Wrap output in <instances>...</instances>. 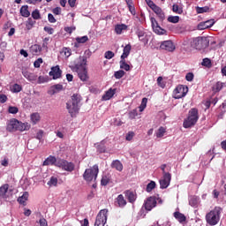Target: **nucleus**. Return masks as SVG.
<instances>
[{
  "label": "nucleus",
  "mask_w": 226,
  "mask_h": 226,
  "mask_svg": "<svg viewBox=\"0 0 226 226\" xmlns=\"http://www.w3.org/2000/svg\"><path fill=\"white\" fill-rule=\"evenodd\" d=\"M156 204H158V201H156V197H148L147 200H145L144 204L139 213V216L144 218L146 216V213H149V211H153V209L156 207Z\"/></svg>",
  "instance_id": "obj_4"
},
{
  "label": "nucleus",
  "mask_w": 226,
  "mask_h": 226,
  "mask_svg": "<svg viewBox=\"0 0 226 226\" xmlns=\"http://www.w3.org/2000/svg\"><path fill=\"white\" fill-rule=\"evenodd\" d=\"M100 169L98 168V165L95 164L92 168L87 169L85 170L83 174V179L88 183H91V181H96Z\"/></svg>",
  "instance_id": "obj_6"
},
{
  "label": "nucleus",
  "mask_w": 226,
  "mask_h": 226,
  "mask_svg": "<svg viewBox=\"0 0 226 226\" xmlns=\"http://www.w3.org/2000/svg\"><path fill=\"white\" fill-rule=\"evenodd\" d=\"M63 74V71L59 68V65H56L51 68L49 72V77H52L53 80H57V79H61V75Z\"/></svg>",
  "instance_id": "obj_14"
},
{
  "label": "nucleus",
  "mask_w": 226,
  "mask_h": 226,
  "mask_svg": "<svg viewBox=\"0 0 226 226\" xmlns=\"http://www.w3.org/2000/svg\"><path fill=\"white\" fill-rule=\"evenodd\" d=\"M193 73L192 72H188L186 75H185V79L187 80V82H192L193 80Z\"/></svg>",
  "instance_id": "obj_59"
},
{
  "label": "nucleus",
  "mask_w": 226,
  "mask_h": 226,
  "mask_svg": "<svg viewBox=\"0 0 226 226\" xmlns=\"http://www.w3.org/2000/svg\"><path fill=\"white\" fill-rule=\"evenodd\" d=\"M32 19H34V20H40V19H41V14H40V10L35 9L34 11H32Z\"/></svg>",
  "instance_id": "obj_39"
},
{
  "label": "nucleus",
  "mask_w": 226,
  "mask_h": 226,
  "mask_svg": "<svg viewBox=\"0 0 226 226\" xmlns=\"http://www.w3.org/2000/svg\"><path fill=\"white\" fill-rule=\"evenodd\" d=\"M110 183V177L107 176H102V180H101V185L102 186H107Z\"/></svg>",
  "instance_id": "obj_44"
},
{
  "label": "nucleus",
  "mask_w": 226,
  "mask_h": 226,
  "mask_svg": "<svg viewBox=\"0 0 226 226\" xmlns=\"http://www.w3.org/2000/svg\"><path fill=\"white\" fill-rule=\"evenodd\" d=\"M30 52L33 56H41V45L34 44L30 47Z\"/></svg>",
  "instance_id": "obj_20"
},
{
  "label": "nucleus",
  "mask_w": 226,
  "mask_h": 226,
  "mask_svg": "<svg viewBox=\"0 0 226 226\" xmlns=\"http://www.w3.org/2000/svg\"><path fill=\"white\" fill-rule=\"evenodd\" d=\"M160 49L162 50H167L168 52H174V50H176V46L172 41H164L161 42Z\"/></svg>",
  "instance_id": "obj_12"
},
{
  "label": "nucleus",
  "mask_w": 226,
  "mask_h": 226,
  "mask_svg": "<svg viewBox=\"0 0 226 226\" xmlns=\"http://www.w3.org/2000/svg\"><path fill=\"white\" fill-rule=\"evenodd\" d=\"M192 49L196 50H202V49H207L209 47V40L206 37H197L191 42Z\"/></svg>",
  "instance_id": "obj_7"
},
{
  "label": "nucleus",
  "mask_w": 226,
  "mask_h": 226,
  "mask_svg": "<svg viewBox=\"0 0 226 226\" xmlns=\"http://www.w3.org/2000/svg\"><path fill=\"white\" fill-rule=\"evenodd\" d=\"M45 82H49V79L43 76H39L38 84H45Z\"/></svg>",
  "instance_id": "obj_57"
},
{
  "label": "nucleus",
  "mask_w": 226,
  "mask_h": 226,
  "mask_svg": "<svg viewBox=\"0 0 226 226\" xmlns=\"http://www.w3.org/2000/svg\"><path fill=\"white\" fill-rule=\"evenodd\" d=\"M97 151L99 153H105L107 148L105 147V140L101 141V143L97 146Z\"/></svg>",
  "instance_id": "obj_41"
},
{
  "label": "nucleus",
  "mask_w": 226,
  "mask_h": 226,
  "mask_svg": "<svg viewBox=\"0 0 226 226\" xmlns=\"http://www.w3.org/2000/svg\"><path fill=\"white\" fill-rule=\"evenodd\" d=\"M8 188H10L8 184L3 185L0 187V199H8Z\"/></svg>",
  "instance_id": "obj_24"
},
{
  "label": "nucleus",
  "mask_w": 226,
  "mask_h": 226,
  "mask_svg": "<svg viewBox=\"0 0 226 226\" xmlns=\"http://www.w3.org/2000/svg\"><path fill=\"white\" fill-rule=\"evenodd\" d=\"M111 169H116L118 172H122L123 163L119 160H115L111 162Z\"/></svg>",
  "instance_id": "obj_26"
},
{
  "label": "nucleus",
  "mask_w": 226,
  "mask_h": 226,
  "mask_svg": "<svg viewBox=\"0 0 226 226\" xmlns=\"http://www.w3.org/2000/svg\"><path fill=\"white\" fill-rule=\"evenodd\" d=\"M133 137H135V132H129L126 136H125V140H132Z\"/></svg>",
  "instance_id": "obj_55"
},
{
  "label": "nucleus",
  "mask_w": 226,
  "mask_h": 226,
  "mask_svg": "<svg viewBox=\"0 0 226 226\" xmlns=\"http://www.w3.org/2000/svg\"><path fill=\"white\" fill-rule=\"evenodd\" d=\"M49 186H57V177H51L49 181L48 182Z\"/></svg>",
  "instance_id": "obj_48"
},
{
  "label": "nucleus",
  "mask_w": 226,
  "mask_h": 226,
  "mask_svg": "<svg viewBox=\"0 0 226 226\" xmlns=\"http://www.w3.org/2000/svg\"><path fill=\"white\" fill-rule=\"evenodd\" d=\"M62 52L65 57H70V56H72V49L70 48H63Z\"/></svg>",
  "instance_id": "obj_51"
},
{
  "label": "nucleus",
  "mask_w": 226,
  "mask_h": 226,
  "mask_svg": "<svg viewBox=\"0 0 226 226\" xmlns=\"http://www.w3.org/2000/svg\"><path fill=\"white\" fill-rule=\"evenodd\" d=\"M80 102H82L80 94H74L72 96V100L66 103V109L72 117H73L75 114H79V110L80 109Z\"/></svg>",
  "instance_id": "obj_1"
},
{
  "label": "nucleus",
  "mask_w": 226,
  "mask_h": 226,
  "mask_svg": "<svg viewBox=\"0 0 226 226\" xmlns=\"http://www.w3.org/2000/svg\"><path fill=\"white\" fill-rule=\"evenodd\" d=\"M137 116H139V112L137 111V109H132L129 112V119H135Z\"/></svg>",
  "instance_id": "obj_52"
},
{
  "label": "nucleus",
  "mask_w": 226,
  "mask_h": 226,
  "mask_svg": "<svg viewBox=\"0 0 226 226\" xmlns=\"http://www.w3.org/2000/svg\"><path fill=\"white\" fill-rule=\"evenodd\" d=\"M54 15H61V7H56L52 10Z\"/></svg>",
  "instance_id": "obj_63"
},
{
  "label": "nucleus",
  "mask_w": 226,
  "mask_h": 226,
  "mask_svg": "<svg viewBox=\"0 0 226 226\" xmlns=\"http://www.w3.org/2000/svg\"><path fill=\"white\" fill-rule=\"evenodd\" d=\"M59 162V159H56V156L49 155L43 162V165H55V167H57V162Z\"/></svg>",
  "instance_id": "obj_21"
},
{
  "label": "nucleus",
  "mask_w": 226,
  "mask_h": 226,
  "mask_svg": "<svg viewBox=\"0 0 226 226\" xmlns=\"http://www.w3.org/2000/svg\"><path fill=\"white\" fill-rule=\"evenodd\" d=\"M11 91L12 93H20V91H22V86L16 83V84L11 86Z\"/></svg>",
  "instance_id": "obj_40"
},
{
  "label": "nucleus",
  "mask_w": 226,
  "mask_h": 226,
  "mask_svg": "<svg viewBox=\"0 0 226 226\" xmlns=\"http://www.w3.org/2000/svg\"><path fill=\"white\" fill-rule=\"evenodd\" d=\"M87 64V57L80 56L76 58L73 62V64L71 66L73 72H79L80 70L86 69V65Z\"/></svg>",
  "instance_id": "obj_8"
},
{
  "label": "nucleus",
  "mask_w": 226,
  "mask_h": 226,
  "mask_svg": "<svg viewBox=\"0 0 226 226\" xmlns=\"http://www.w3.org/2000/svg\"><path fill=\"white\" fill-rule=\"evenodd\" d=\"M114 94H116V89L109 88L105 93V94L102 95V100L107 102V100H110V98H112V96H114Z\"/></svg>",
  "instance_id": "obj_28"
},
{
  "label": "nucleus",
  "mask_w": 226,
  "mask_h": 226,
  "mask_svg": "<svg viewBox=\"0 0 226 226\" xmlns=\"http://www.w3.org/2000/svg\"><path fill=\"white\" fill-rule=\"evenodd\" d=\"M199 197L192 196L191 198H189V204L190 206H192V207H197V206H199Z\"/></svg>",
  "instance_id": "obj_32"
},
{
  "label": "nucleus",
  "mask_w": 226,
  "mask_h": 226,
  "mask_svg": "<svg viewBox=\"0 0 226 226\" xmlns=\"http://www.w3.org/2000/svg\"><path fill=\"white\" fill-rule=\"evenodd\" d=\"M121 70H124L125 72H130V64H126L125 59H121L119 62Z\"/></svg>",
  "instance_id": "obj_37"
},
{
  "label": "nucleus",
  "mask_w": 226,
  "mask_h": 226,
  "mask_svg": "<svg viewBox=\"0 0 226 226\" xmlns=\"http://www.w3.org/2000/svg\"><path fill=\"white\" fill-rule=\"evenodd\" d=\"M147 105V98L145 97L142 99L141 106L139 107L141 112L144 110Z\"/></svg>",
  "instance_id": "obj_54"
},
{
  "label": "nucleus",
  "mask_w": 226,
  "mask_h": 226,
  "mask_svg": "<svg viewBox=\"0 0 226 226\" xmlns=\"http://www.w3.org/2000/svg\"><path fill=\"white\" fill-rule=\"evenodd\" d=\"M131 51H132V45L130 44L125 45V47H124L123 54L121 55L120 58L126 59V57L130 56Z\"/></svg>",
  "instance_id": "obj_27"
},
{
  "label": "nucleus",
  "mask_w": 226,
  "mask_h": 226,
  "mask_svg": "<svg viewBox=\"0 0 226 226\" xmlns=\"http://www.w3.org/2000/svg\"><path fill=\"white\" fill-rule=\"evenodd\" d=\"M104 57L106 59H112V57H114V52L112 51H106L104 54Z\"/></svg>",
  "instance_id": "obj_58"
},
{
  "label": "nucleus",
  "mask_w": 226,
  "mask_h": 226,
  "mask_svg": "<svg viewBox=\"0 0 226 226\" xmlns=\"http://www.w3.org/2000/svg\"><path fill=\"white\" fill-rule=\"evenodd\" d=\"M220 215H222V207H215L213 210L206 215L207 223L211 226L218 225V222H220Z\"/></svg>",
  "instance_id": "obj_3"
},
{
  "label": "nucleus",
  "mask_w": 226,
  "mask_h": 226,
  "mask_svg": "<svg viewBox=\"0 0 226 226\" xmlns=\"http://www.w3.org/2000/svg\"><path fill=\"white\" fill-rule=\"evenodd\" d=\"M174 217L180 222V223H183V222H186V216L185 215L181 214L180 212H175Z\"/></svg>",
  "instance_id": "obj_36"
},
{
  "label": "nucleus",
  "mask_w": 226,
  "mask_h": 226,
  "mask_svg": "<svg viewBox=\"0 0 226 226\" xmlns=\"http://www.w3.org/2000/svg\"><path fill=\"white\" fill-rule=\"evenodd\" d=\"M29 198V192H25L22 196L18 198V202L19 204H26V201L27 200V199Z\"/></svg>",
  "instance_id": "obj_34"
},
{
  "label": "nucleus",
  "mask_w": 226,
  "mask_h": 226,
  "mask_svg": "<svg viewBox=\"0 0 226 226\" xmlns=\"http://www.w3.org/2000/svg\"><path fill=\"white\" fill-rule=\"evenodd\" d=\"M125 197L131 204H133L137 200V193L132 191H125Z\"/></svg>",
  "instance_id": "obj_23"
},
{
  "label": "nucleus",
  "mask_w": 226,
  "mask_h": 226,
  "mask_svg": "<svg viewBox=\"0 0 226 226\" xmlns=\"http://www.w3.org/2000/svg\"><path fill=\"white\" fill-rule=\"evenodd\" d=\"M105 223H107V212L101 210L96 216L94 226H105Z\"/></svg>",
  "instance_id": "obj_10"
},
{
  "label": "nucleus",
  "mask_w": 226,
  "mask_h": 226,
  "mask_svg": "<svg viewBox=\"0 0 226 226\" xmlns=\"http://www.w3.org/2000/svg\"><path fill=\"white\" fill-rule=\"evenodd\" d=\"M40 226H49V224H47V220L45 218H42L39 221Z\"/></svg>",
  "instance_id": "obj_64"
},
{
  "label": "nucleus",
  "mask_w": 226,
  "mask_h": 226,
  "mask_svg": "<svg viewBox=\"0 0 226 226\" xmlns=\"http://www.w3.org/2000/svg\"><path fill=\"white\" fill-rule=\"evenodd\" d=\"M151 10H153L154 12H155V14L157 15V17L160 19L162 22L165 20V13L162 10V8H160V6L155 4Z\"/></svg>",
  "instance_id": "obj_18"
},
{
  "label": "nucleus",
  "mask_w": 226,
  "mask_h": 226,
  "mask_svg": "<svg viewBox=\"0 0 226 226\" xmlns=\"http://www.w3.org/2000/svg\"><path fill=\"white\" fill-rule=\"evenodd\" d=\"M43 63L42 58H38L37 60L34 61V68H40L41 64Z\"/></svg>",
  "instance_id": "obj_56"
},
{
  "label": "nucleus",
  "mask_w": 226,
  "mask_h": 226,
  "mask_svg": "<svg viewBox=\"0 0 226 226\" xmlns=\"http://www.w3.org/2000/svg\"><path fill=\"white\" fill-rule=\"evenodd\" d=\"M213 26H215V19H208L207 21L200 22L198 25V29L200 31H204V29H209V27H213Z\"/></svg>",
  "instance_id": "obj_15"
},
{
  "label": "nucleus",
  "mask_w": 226,
  "mask_h": 226,
  "mask_svg": "<svg viewBox=\"0 0 226 226\" xmlns=\"http://www.w3.org/2000/svg\"><path fill=\"white\" fill-rule=\"evenodd\" d=\"M171 179H172V176L170 175V173H164L162 179L159 181L160 188L162 190H165L166 188H169Z\"/></svg>",
  "instance_id": "obj_11"
},
{
  "label": "nucleus",
  "mask_w": 226,
  "mask_h": 226,
  "mask_svg": "<svg viewBox=\"0 0 226 226\" xmlns=\"http://www.w3.org/2000/svg\"><path fill=\"white\" fill-rule=\"evenodd\" d=\"M9 114H17L19 112V108L15 106H10L8 109Z\"/></svg>",
  "instance_id": "obj_53"
},
{
  "label": "nucleus",
  "mask_w": 226,
  "mask_h": 226,
  "mask_svg": "<svg viewBox=\"0 0 226 226\" xmlns=\"http://www.w3.org/2000/svg\"><path fill=\"white\" fill-rule=\"evenodd\" d=\"M197 13H207L209 11V7H196Z\"/></svg>",
  "instance_id": "obj_49"
},
{
  "label": "nucleus",
  "mask_w": 226,
  "mask_h": 226,
  "mask_svg": "<svg viewBox=\"0 0 226 226\" xmlns=\"http://www.w3.org/2000/svg\"><path fill=\"white\" fill-rule=\"evenodd\" d=\"M168 22H170L171 24H177V22H179V16H169Z\"/></svg>",
  "instance_id": "obj_45"
},
{
  "label": "nucleus",
  "mask_w": 226,
  "mask_h": 226,
  "mask_svg": "<svg viewBox=\"0 0 226 226\" xmlns=\"http://www.w3.org/2000/svg\"><path fill=\"white\" fill-rule=\"evenodd\" d=\"M56 167L62 169V170H65L66 172H73V170H75V163L72 162H68L64 159H58Z\"/></svg>",
  "instance_id": "obj_9"
},
{
  "label": "nucleus",
  "mask_w": 226,
  "mask_h": 226,
  "mask_svg": "<svg viewBox=\"0 0 226 226\" xmlns=\"http://www.w3.org/2000/svg\"><path fill=\"white\" fill-rule=\"evenodd\" d=\"M172 11H174V13H177L178 15H181V13H183V8L179 7V5L174 4L172 6Z\"/></svg>",
  "instance_id": "obj_42"
},
{
  "label": "nucleus",
  "mask_w": 226,
  "mask_h": 226,
  "mask_svg": "<svg viewBox=\"0 0 226 226\" xmlns=\"http://www.w3.org/2000/svg\"><path fill=\"white\" fill-rule=\"evenodd\" d=\"M157 139H162V137H163V135H165V128L163 127H160L156 133H155Z\"/></svg>",
  "instance_id": "obj_46"
},
{
  "label": "nucleus",
  "mask_w": 226,
  "mask_h": 226,
  "mask_svg": "<svg viewBox=\"0 0 226 226\" xmlns=\"http://www.w3.org/2000/svg\"><path fill=\"white\" fill-rule=\"evenodd\" d=\"M153 31H154V33H155V34H159V35L167 34V30L162 28V26H160V25L154 26Z\"/></svg>",
  "instance_id": "obj_31"
},
{
  "label": "nucleus",
  "mask_w": 226,
  "mask_h": 226,
  "mask_svg": "<svg viewBox=\"0 0 226 226\" xmlns=\"http://www.w3.org/2000/svg\"><path fill=\"white\" fill-rule=\"evenodd\" d=\"M30 119L33 124H38V123H40V119H41V117L40 116V113L35 112L31 114Z\"/></svg>",
  "instance_id": "obj_29"
},
{
  "label": "nucleus",
  "mask_w": 226,
  "mask_h": 226,
  "mask_svg": "<svg viewBox=\"0 0 226 226\" xmlns=\"http://www.w3.org/2000/svg\"><path fill=\"white\" fill-rule=\"evenodd\" d=\"M154 188H156V182L151 181L150 183L147 184L146 191L149 193V192H153V190H154Z\"/></svg>",
  "instance_id": "obj_38"
},
{
  "label": "nucleus",
  "mask_w": 226,
  "mask_h": 226,
  "mask_svg": "<svg viewBox=\"0 0 226 226\" xmlns=\"http://www.w3.org/2000/svg\"><path fill=\"white\" fill-rule=\"evenodd\" d=\"M124 73H125L124 71L119 70L115 72L114 77L115 79H123V77H124Z\"/></svg>",
  "instance_id": "obj_50"
},
{
  "label": "nucleus",
  "mask_w": 226,
  "mask_h": 226,
  "mask_svg": "<svg viewBox=\"0 0 226 226\" xmlns=\"http://www.w3.org/2000/svg\"><path fill=\"white\" fill-rule=\"evenodd\" d=\"M20 15H21V17H25V18H27L31 15V12H29V6L28 5L21 6Z\"/></svg>",
  "instance_id": "obj_30"
},
{
  "label": "nucleus",
  "mask_w": 226,
  "mask_h": 226,
  "mask_svg": "<svg viewBox=\"0 0 226 226\" xmlns=\"http://www.w3.org/2000/svg\"><path fill=\"white\" fill-rule=\"evenodd\" d=\"M31 128V125L27 123H22L15 118L10 120L7 124V132H27Z\"/></svg>",
  "instance_id": "obj_2"
},
{
  "label": "nucleus",
  "mask_w": 226,
  "mask_h": 226,
  "mask_svg": "<svg viewBox=\"0 0 226 226\" xmlns=\"http://www.w3.org/2000/svg\"><path fill=\"white\" fill-rule=\"evenodd\" d=\"M22 75L26 79V80H29V82H35V80L38 79V76L33 72H29L27 70L22 71Z\"/></svg>",
  "instance_id": "obj_17"
},
{
  "label": "nucleus",
  "mask_w": 226,
  "mask_h": 226,
  "mask_svg": "<svg viewBox=\"0 0 226 226\" xmlns=\"http://www.w3.org/2000/svg\"><path fill=\"white\" fill-rule=\"evenodd\" d=\"M177 96L176 98L179 100L180 98H185L186 94H188V87H185L183 85L178 86L176 89Z\"/></svg>",
  "instance_id": "obj_13"
},
{
  "label": "nucleus",
  "mask_w": 226,
  "mask_h": 226,
  "mask_svg": "<svg viewBox=\"0 0 226 226\" xmlns=\"http://www.w3.org/2000/svg\"><path fill=\"white\" fill-rule=\"evenodd\" d=\"M76 72L78 73L79 79H80L82 82H87V80H89V74H87V68L76 71Z\"/></svg>",
  "instance_id": "obj_16"
},
{
  "label": "nucleus",
  "mask_w": 226,
  "mask_h": 226,
  "mask_svg": "<svg viewBox=\"0 0 226 226\" xmlns=\"http://www.w3.org/2000/svg\"><path fill=\"white\" fill-rule=\"evenodd\" d=\"M60 91H63V85L56 84L50 87V88L48 90V94H49L52 96L54 94H56V93H59Z\"/></svg>",
  "instance_id": "obj_19"
},
{
  "label": "nucleus",
  "mask_w": 226,
  "mask_h": 226,
  "mask_svg": "<svg viewBox=\"0 0 226 226\" xmlns=\"http://www.w3.org/2000/svg\"><path fill=\"white\" fill-rule=\"evenodd\" d=\"M136 34H137L139 41H142L143 43H145V45H147V41H149L147 40V37L146 35V32H144V30L138 29L136 31Z\"/></svg>",
  "instance_id": "obj_22"
},
{
  "label": "nucleus",
  "mask_w": 226,
  "mask_h": 226,
  "mask_svg": "<svg viewBox=\"0 0 226 226\" xmlns=\"http://www.w3.org/2000/svg\"><path fill=\"white\" fill-rule=\"evenodd\" d=\"M88 41H89V37H87V35H84L82 37L76 38L77 43H86Z\"/></svg>",
  "instance_id": "obj_47"
},
{
  "label": "nucleus",
  "mask_w": 226,
  "mask_h": 226,
  "mask_svg": "<svg viewBox=\"0 0 226 226\" xmlns=\"http://www.w3.org/2000/svg\"><path fill=\"white\" fill-rule=\"evenodd\" d=\"M34 24H36V21L33 19L32 18H28L26 22V27L27 31H31L32 27H34Z\"/></svg>",
  "instance_id": "obj_33"
},
{
  "label": "nucleus",
  "mask_w": 226,
  "mask_h": 226,
  "mask_svg": "<svg viewBox=\"0 0 226 226\" xmlns=\"http://www.w3.org/2000/svg\"><path fill=\"white\" fill-rule=\"evenodd\" d=\"M115 204L117 205V207H124V206H126V200H124V196H123V194H119L115 200Z\"/></svg>",
  "instance_id": "obj_25"
},
{
  "label": "nucleus",
  "mask_w": 226,
  "mask_h": 226,
  "mask_svg": "<svg viewBox=\"0 0 226 226\" xmlns=\"http://www.w3.org/2000/svg\"><path fill=\"white\" fill-rule=\"evenodd\" d=\"M127 26L124 24L122 25H117L115 26V32L117 33V34H121L123 33V31H125V29H127Z\"/></svg>",
  "instance_id": "obj_35"
},
{
  "label": "nucleus",
  "mask_w": 226,
  "mask_h": 226,
  "mask_svg": "<svg viewBox=\"0 0 226 226\" xmlns=\"http://www.w3.org/2000/svg\"><path fill=\"white\" fill-rule=\"evenodd\" d=\"M48 20L50 22V24H55L56 22V18H54V15L52 13L48 14Z\"/></svg>",
  "instance_id": "obj_60"
},
{
  "label": "nucleus",
  "mask_w": 226,
  "mask_h": 226,
  "mask_svg": "<svg viewBox=\"0 0 226 226\" xmlns=\"http://www.w3.org/2000/svg\"><path fill=\"white\" fill-rule=\"evenodd\" d=\"M199 121V109L192 108L189 110L188 117L184 120V128H192Z\"/></svg>",
  "instance_id": "obj_5"
},
{
  "label": "nucleus",
  "mask_w": 226,
  "mask_h": 226,
  "mask_svg": "<svg viewBox=\"0 0 226 226\" xmlns=\"http://www.w3.org/2000/svg\"><path fill=\"white\" fill-rule=\"evenodd\" d=\"M43 130H39L36 133V139L37 140H41V139H43Z\"/></svg>",
  "instance_id": "obj_61"
},
{
  "label": "nucleus",
  "mask_w": 226,
  "mask_h": 226,
  "mask_svg": "<svg viewBox=\"0 0 226 226\" xmlns=\"http://www.w3.org/2000/svg\"><path fill=\"white\" fill-rule=\"evenodd\" d=\"M44 31L48 33V34H54V28L49 26H44Z\"/></svg>",
  "instance_id": "obj_62"
},
{
  "label": "nucleus",
  "mask_w": 226,
  "mask_h": 226,
  "mask_svg": "<svg viewBox=\"0 0 226 226\" xmlns=\"http://www.w3.org/2000/svg\"><path fill=\"white\" fill-rule=\"evenodd\" d=\"M202 66H206V68H211L213 66V64L211 63V59L209 58H204L201 63Z\"/></svg>",
  "instance_id": "obj_43"
}]
</instances>
